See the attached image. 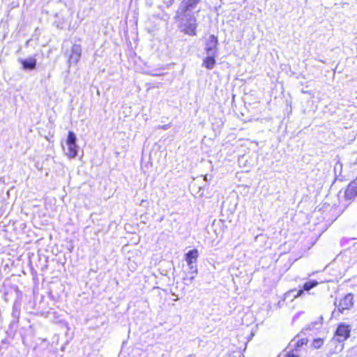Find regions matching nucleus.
<instances>
[{"mask_svg":"<svg viewBox=\"0 0 357 357\" xmlns=\"http://www.w3.org/2000/svg\"><path fill=\"white\" fill-rule=\"evenodd\" d=\"M353 300L354 298L352 294H349L344 296L339 302L337 305L338 310L342 313L344 310H349L354 305Z\"/></svg>","mask_w":357,"mask_h":357,"instance_id":"5","label":"nucleus"},{"mask_svg":"<svg viewBox=\"0 0 357 357\" xmlns=\"http://www.w3.org/2000/svg\"><path fill=\"white\" fill-rule=\"evenodd\" d=\"M195 262H192L191 264H188L189 268L190 269V271H192V270H196L197 269V267L194 264Z\"/></svg>","mask_w":357,"mask_h":357,"instance_id":"17","label":"nucleus"},{"mask_svg":"<svg viewBox=\"0 0 357 357\" xmlns=\"http://www.w3.org/2000/svg\"><path fill=\"white\" fill-rule=\"evenodd\" d=\"M196 8V1H181L177 10L176 17L180 22V29L190 36L196 35V20L192 16L191 12Z\"/></svg>","mask_w":357,"mask_h":357,"instance_id":"1","label":"nucleus"},{"mask_svg":"<svg viewBox=\"0 0 357 357\" xmlns=\"http://www.w3.org/2000/svg\"><path fill=\"white\" fill-rule=\"evenodd\" d=\"M307 343V340L305 339H300L296 340V342L294 340H292L290 343V347L293 348H298L300 347H302L303 344H305Z\"/></svg>","mask_w":357,"mask_h":357,"instance_id":"11","label":"nucleus"},{"mask_svg":"<svg viewBox=\"0 0 357 357\" xmlns=\"http://www.w3.org/2000/svg\"><path fill=\"white\" fill-rule=\"evenodd\" d=\"M215 54L213 52L212 53L207 54V56L204 59L203 65L208 69H212L215 63Z\"/></svg>","mask_w":357,"mask_h":357,"instance_id":"7","label":"nucleus"},{"mask_svg":"<svg viewBox=\"0 0 357 357\" xmlns=\"http://www.w3.org/2000/svg\"><path fill=\"white\" fill-rule=\"evenodd\" d=\"M82 47L79 45H73L72 46L70 53L68 56V63L72 65H75L78 63L82 55Z\"/></svg>","mask_w":357,"mask_h":357,"instance_id":"4","label":"nucleus"},{"mask_svg":"<svg viewBox=\"0 0 357 357\" xmlns=\"http://www.w3.org/2000/svg\"><path fill=\"white\" fill-rule=\"evenodd\" d=\"M351 330L349 326L344 324H340L335 332V336L337 337V342H344L346 340L350 335Z\"/></svg>","mask_w":357,"mask_h":357,"instance_id":"3","label":"nucleus"},{"mask_svg":"<svg viewBox=\"0 0 357 357\" xmlns=\"http://www.w3.org/2000/svg\"><path fill=\"white\" fill-rule=\"evenodd\" d=\"M197 273V269L196 270L190 271L189 272V273L191 275L190 278L191 281L194 280Z\"/></svg>","mask_w":357,"mask_h":357,"instance_id":"15","label":"nucleus"},{"mask_svg":"<svg viewBox=\"0 0 357 357\" xmlns=\"http://www.w3.org/2000/svg\"><path fill=\"white\" fill-rule=\"evenodd\" d=\"M218 45V38L215 36H210L206 47V51L207 54L212 53L213 52L215 54V49Z\"/></svg>","mask_w":357,"mask_h":357,"instance_id":"6","label":"nucleus"},{"mask_svg":"<svg viewBox=\"0 0 357 357\" xmlns=\"http://www.w3.org/2000/svg\"><path fill=\"white\" fill-rule=\"evenodd\" d=\"M303 291L302 289L298 290L297 294L294 296V298H297V297L301 296L303 294Z\"/></svg>","mask_w":357,"mask_h":357,"instance_id":"18","label":"nucleus"},{"mask_svg":"<svg viewBox=\"0 0 357 357\" xmlns=\"http://www.w3.org/2000/svg\"><path fill=\"white\" fill-rule=\"evenodd\" d=\"M286 357H298V356L296 355L293 352L289 351L287 353Z\"/></svg>","mask_w":357,"mask_h":357,"instance_id":"16","label":"nucleus"},{"mask_svg":"<svg viewBox=\"0 0 357 357\" xmlns=\"http://www.w3.org/2000/svg\"><path fill=\"white\" fill-rule=\"evenodd\" d=\"M317 284V282L314 280L305 282L303 285V289L305 291H309L312 288L316 287Z\"/></svg>","mask_w":357,"mask_h":357,"instance_id":"12","label":"nucleus"},{"mask_svg":"<svg viewBox=\"0 0 357 357\" xmlns=\"http://www.w3.org/2000/svg\"><path fill=\"white\" fill-rule=\"evenodd\" d=\"M323 343H324V341L322 339L317 338V339L314 340V341L312 342V347L314 349H319L322 346Z\"/></svg>","mask_w":357,"mask_h":357,"instance_id":"13","label":"nucleus"},{"mask_svg":"<svg viewBox=\"0 0 357 357\" xmlns=\"http://www.w3.org/2000/svg\"><path fill=\"white\" fill-rule=\"evenodd\" d=\"M302 92L304 93H310L309 91H303Z\"/></svg>","mask_w":357,"mask_h":357,"instance_id":"20","label":"nucleus"},{"mask_svg":"<svg viewBox=\"0 0 357 357\" xmlns=\"http://www.w3.org/2000/svg\"><path fill=\"white\" fill-rule=\"evenodd\" d=\"M346 195L349 197L357 195V178L349 185L346 190Z\"/></svg>","mask_w":357,"mask_h":357,"instance_id":"8","label":"nucleus"},{"mask_svg":"<svg viewBox=\"0 0 357 357\" xmlns=\"http://www.w3.org/2000/svg\"><path fill=\"white\" fill-rule=\"evenodd\" d=\"M294 290H292V291H291L287 292V293L286 294V296L289 295L291 293H292V292H294Z\"/></svg>","mask_w":357,"mask_h":357,"instance_id":"19","label":"nucleus"},{"mask_svg":"<svg viewBox=\"0 0 357 357\" xmlns=\"http://www.w3.org/2000/svg\"><path fill=\"white\" fill-rule=\"evenodd\" d=\"M198 257V251L196 249L190 250L186 255H185V261H187L188 264H191L192 262H196L197 259Z\"/></svg>","mask_w":357,"mask_h":357,"instance_id":"10","label":"nucleus"},{"mask_svg":"<svg viewBox=\"0 0 357 357\" xmlns=\"http://www.w3.org/2000/svg\"><path fill=\"white\" fill-rule=\"evenodd\" d=\"M76 142L77 137L75 134L72 131L68 132V138L66 142L67 146L66 155L70 159L75 158L77 155L79 146Z\"/></svg>","mask_w":357,"mask_h":357,"instance_id":"2","label":"nucleus"},{"mask_svg":"<svg viewBox=\"0 0 357 357\" xmlns=\"http://www.w3.org/2000/svg\"><path fill=\"white\" fill-rule=\"evenodd\" d=\"M23 68L25 70H33L36 68V60L34 58H29L27 59L21 60Z\"/></svg>","mask_w":357,"mask_h":357,"instance_id":"9","label":"nucleus"},{"mask_svg":"<svg viewBox=\"0 0 357 357\" xmlns=\"http://www.w3.org/2000/svg\"><path fill=\"white\" fill-rule=\"evenodd\" d=\"M197 273V269L196 270L190 271L189 272V273L191 275L190 278L191 281L194 280Z\"/></svg>","mask_w":357,"mask_h":357,"instance_id":"14","label":"nucleus"}]
</instances>
